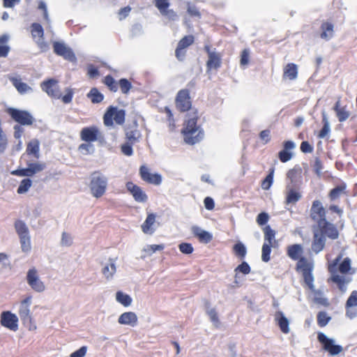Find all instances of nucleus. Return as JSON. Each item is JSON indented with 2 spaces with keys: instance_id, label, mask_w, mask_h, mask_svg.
<instances>
[{
  "instance_id": "64",
  "label": "nucleus",
  "mask_w": 357,
  "mask_h": 357,
  "mask_svg": "<svg viewBox=\"0 0 357 357\" xmlns=\"http://www.w3.org/2000/svg\"><path fill=\"white\" fill-rule=\"evenodd\" d=\"M86 353V347L83 346L78 350L73 352L70 354V357H84Z\"/></svg>"
},
{
  "instance_id": "16",
  "label": "nucleus",
  "mask_w": 357,
  "mask_h": 357,
  "mask_svg": "<svg viewBox=\"0 0 357 357\" xmlns=\"http://www.w3.org/2000/svg\"><path fill=\"white\" fill-rule=\"evenodd\" d=\"M100 132L96 126L84 127L80 131V138L82 141L91 143L97 141Z\"/></svg>"
},
{
  "instance_id": "62",
  "label": "nucleus",
  "mask_w": 357,
  "mask_h": 357,
  "mask_svg": "<svg viewBox=\"0 0 357 357\" xmlns=\"http://www.w3.org/2000/svg\"><path fill=\"white\" fill-rule=\"evenodd\" d=\"M268 215L266 213H260L257 217V222L259 225H264L268 221Z\"/></svg>"
},
{
  "instance_id": "35",
  "label": "nucleus",
  "mask_w": 357,
  "mask_h": 357,
  "mask_svg": "<svg viewBox=\"0 0 357 357\" xmlns=\"http://www.w3.org/2000/svg\"><path fill=\"white\" fill-rule=\"evenodd\" d=\"M232 250L235 256L241 260H243L247 255L246 248L241 242L234 244Z\"/></svg>"
},
{
  "instance_id": "20",
  "label": "nucleus",
  "mask_w": 357,
  "mask_h": 357,
  "mask_svg": "<svg viewBox=\"0 0 357 357\" xmlns=\"http://www.w3.org/2000/svg\"><path fill=\"white\" fill-rule=\"evenodd\" d=\"M31 296H27L20 302L18 313L22 321H31Z\"/></svg>"
},
{
  "instance_id": "49",
  "label": "nucleus",
  "mask_w": 357,
  "mask_h": 357,
  "mask_svg": "<svg viewBox=\"0 0 357 357\" xmlns=\"http://www.w3.org/2000/svg\"><path fill=\"white\" fill-rule=\"evenodd\" d=\"M31 185L32 181L30 178H24L23 180L21 181L19 187L17 190V192L18 194L20 195L26 193L29 190Z\"/></svg>"
},
{
  "instance_id": "57",
  "label": "nucleus",
  "mask_w": 357,
  "mask_h": 357,
  "mask_svg": "<svg viewBox=\"0 0 357 357\" xmlns=\"http://www.w3.org/2000/svg\"><path fill=\"white\" fill-rule=\"evenodd\" d=\"M154 3L160 12H165L166 8H168L169 6L168 0H154Z\"/></svg>"
},
{
  "instance_id": "32",
  "label": "nucleus",
  "mask_w": 357,
  "mask_h": 357,
  "mask_svg": "<svg viewBox=\"0 0 357 357\" xmlns=\"http://www.w3.org/2000/svg\"><path fill=\"white\" fill-rule=\"evenodd\" d=\"M125 136L126 142L134 144L137 143L142 137L141 132L137 128L126 130Z\"/></svg>"
},
{
  "instance_id": "61",
  "label": "nucleus",
  "mask_w": 357,
  "mask_h": 357,
  "mask_svg": "<svg viewBox=\"0 0 357 357\" xmlns=\"http://www.w3.org/2000/svg\"><path fill=\"white\" fill-rule=\"evenodd\" d=\"M301 151L304 153H312L314 150L313 146L307 141H303L301 144Z\"/></svg>"
},
{
  "instance_id": "13",
  "label": "nucleus",
  "mask_w": 357,
  "mask_h": 357,
  "mask_svg": "<svg viewBox=\"0 0 357 357\" xmlns=\"http://www.w3.org/2000/svg\"><path fill=\"white\" fill-rule=\"evenodd\" d=\"M139 174L142 180L146 183L158 185L162 182L161 175L158 173L152 174L146 165L139 167Z\"/></svg>"
},
{
  "instance_id": "2",
  "label": "nucleus",
  "mask_w": 357,
  "mask_h": 357,
  "mask_svg": "<svg viewBox=\"0 0 357 357\" xmlns=\"http://www.w3.org/2000/svg\"><path fill=\"white\" fill-rule=\"evenodd\" d=\"M310 218L316 224L313 229H321L328 235V238L335 240L339 236V231L336 226L326 219V211L322 203L318 200L312 202L310 210Z\"/></svg>"
},
{
  "instance_id": "55",
  "label": "nucleus",
  "mask_w": 357,
  "mask_h": 357,
  "mask_svg": "<svg viewBox=\"0 0 357 357\" xmlns=\"http://www.w3.org/2000/svg\"><path fill=\"white\" fill-rule=\"evenodd\" d=\"M132 145L130 142H126L121 146V152L127 156H130L133 154Z\"/></svg>"
},
{
  "instance_id": "37",
  "label": "nucleus",
  "mask_w": 357,
  "mask_h": 357,
  "mask_svg": "<svg viewBox=\"0 0 357 357\" xmlns=\"http://www.w3.org/2000/svg\"><path fill=\"white\" fill-rule=\"evenodd\" d=\"M45 164L41 162H31L27 164L30 176L42 172L45 168Z\"/></svg>"
},
{
  "instance_id": "40",
  "label": "nucleus",
  "mask_w": 357,
  "mask_h": 357,
  "mask_svg": "<svg viewBox=\"0 0 357 357\" xmlns=\"http://www.w3.org/2000/svg\"><path fill=\"white\" fill-rule=\"evenodd\" d=\"M337 273L340 272L342 274H347L349 273L351 270V260L349 258H344L341 263H338L337 265Z\"/></svg>"
},
{
  "instance_id": "59",
  "label": "nucleus",
  "mask_w": 357,
  "mask_h": 357,
  "mask_svg": "<svg viewBox=\"0 0 357 357\" xmlns=\"http://www.w3.org/2000/svg\"><path fill=\"white\" fill-rule=\"evenodd\" d=\"M250 52L248 49H244L241 54L240 63L241 66H246L249 63Z\"/></svg>"
},
{
  "instance_id": "51",
  "label": "nucleus",
  "mask_w": 357,
  "mask_h": 357,
  "mask_svg": "<svg viewBox=\"0 0 357 357\" xmlns=\"http://www.w3.org/2000/svg\"><path fill=\"white\" fill-rule=\"evenodd\" d=\"M115 273L116 266L114 263H110L102 268V273L107 279L111 278Z\"/></svg>"
},
{
  "instance_id": "50",
  "label": "nucleus",
  "mask_w": 357,
  "mask_h": 357,
  "mask_svg": "<svg viewBox=\"0 0 357 357\" xmlns=\"http://www.w3.org/2000/svg\"><path fill=\"white\" fill-rule=\"evenodd\" d=\"M119 86L121 91L124 94H127L132 88L131 82L126 78H122L119 81L118 86Z\"/></svg>"
},
{
  "instance_id": "38",
  "label": "nucleus",
  "mask_w": 357,
  "mask_h": 357,
  "mask_svg": "<svg viewBox=\"0 0 357 357\" xmlns=\"http://www.w3.org/2000/svg\"><path fill=\"white\" fill-rule=\"evenodd\" d=\"M15 229L19 237L29 235L28 227L22 220H17L15 221Z\"/></svg>"
},
{
  "instance_id": "34",
  "label": "nucleus",
  "mask_w": 357,
  "mask_h": 357,
  "mask_svg": "<svg viewBox=\"0 0 357 357\" xmlns=\"http://www.w3.org/2000/svg\"><path fill=\"white\" fill-rule=\"evenodd\" d=\"M155 215L153 213H150L147 215L146 220L142 225V229L145 234H152L153 230L152 229V226L155 223Z\"/></svg>"
},
{
  "instance_id": "53",
  "label": "nucleus",
  "mask_w": 357,
  "mask_h": 357,
  "mask_svg": "<svg viewBox=\"0 0 357 357\" xmlns=\"http://www.w3.org/2000/svg\"><path fill=\"white\" fill-rule=\"evenodd\" d=\"M355 306H357V291H353L351 293L345 304L346 309L351 308Z\"/></svg>"
},
{
  "instance_id": "46",
  "label": "nucleus",
  "mask_w": 357,
  "mask_h": 357,
  "mask_svg": "<svg viewBox=\"0 0 357 357\" xmlns=\"http://www.w3.org/2000/svg\"><path fill=\"white\" fill-rule=\"evenodd\" d=\"M116 301L125 307L129 306L132 303V298L128 294L119 291L116 294Z\"/></svg>"
},
{
  "instance_id": "10",
  "label": "nucleus",
  "mask_w": 357,
  "mask_h": 357,
  "mask_svg": "<svg viewBox=\"0 0 357 357\" xmlns=\"http://www.w3.org/2000/svg\"><path fill=\"white\" fill-rule=\"evenodd\" d=\"M312 234L311 250L314 254H318L325 248L328 235L321 229H312Z\"/></svg>"
},
{
  "instance_id": "3",
  "label": "nucleus",
  "mask_w": 357,
  "mask_h": 357,
  "mask_svg": "<svg viewBox=\"0 0 357 357\" xmlns=\"http://www.w3.org/2000/svg\"><path fill=\"white\" fill-rule=\"evenodd\" d=\"M181 133L184 142L190 145H194L199 142L204 137V131L199 126H197L199 115L197 109H192L187 115Z\"/></svg>"
},
{
  "instance_id": "39",
  "label": "nucleus",
  "mask_w": 357,
  "mask_h": 357,
  "mask_svg": "<svg viewBox=\"0 0 357 357\" xmlns=\"http://www.w3.org/2000/svg\"><path fill=\"white\" fill-rule=\"evenodd\" d=\"M87 96L93 103H99L104 99V96L95 87L91 89Z\"/></svg>"
},
{
  "instance_id": "33",
  "label": "nucleus",
  "mask_w": 357,
  "mask_h": 357,
  "mask_svg": "<svg viewBox=\"0 0 357 357\" xmlns=\"http://www.w3.org/2000/svg\"><path fill=\"white\" fill-rule=\"evenodd\" d=\"M264 243H270L272 245H276L277 241L275 240V231L273 230L270 225H266L264 228Z\"/></svg>"
},
{
  "instance_id": "63",
  "label": "nucleus",
  "mask_w": 357,
  "mask_h": 357,
  "mask_svg": "<svg viewBox=\"0 0 357 357\" xmlns=\"http://www.w3.org/2000/svg\"><path fill=\"white\" fill-rule=\"evenodd\" d=\"M14 129V137L17 139H19L22 137V134L24 133V128H22V126L16 124L13 127Z\"/></svg>"
},
{
  "instance_id": "26",
  "label": "nucleus",
  "mask_w": 357,
  "mask_h": 357,
  "mask_svg": "<svg viewBox=\"0 0 357 357\" xmlns=\"http://www.w3.org/2000/svg\"><path fill=\"white\" fill-rule=\"evenodd\" d=\"M275 321L277 322L281 331L287 334L289 333V322L287 317H284L282 312L277 311L274 315Z\"/></svg>"
},
{
  "instance_id": "5",
  "label": "nucleus",
  "mask_w": 357,
  "mask_h": 357,
  "mask_svg": "<svg viewBox=\"0 0 357 357\" xmlns=\"http://www.w3.org/2000/svg\"><path fill=\"white\" fill-rule=\"evenodd\" d=\"M108 178L99 171L93 172L90 176L89 187L91 194L95 198L102 197L107 189Z\"/></svg>"
},
{
  "instance_id": "44",
  "label": "nucleus",
  "mask_w": 357,
  "mask_h": 357,
  "mask_svg": "<svg viewBox=\"0 0 357 357\" xmlns=\"http://www.w3.org/2000/svg\"><path fill=\"white\" fill-rule=\"evenodd\" d=\"M235 278L238 277V273L243 275H248L251 272V268L248 262L243 261L237 267L234 269Z\"/></svg>"
},
{
  "instance_id": "15",
  "label": "nucleus",
  "mask_w": 357,
  "mask_h": 357,
  "mask_svg": "<svg viewBox=\"0 0 357 357\" xmlns=\"http://www.w3.org/2000/svg\"><path fill=\"white\" fill-rule=\"evenodd\" d=\"M126 187L136 202L139 203H145L147 202L148 196L141 187L132 181L127 182Z\"/></svg>"
},
{
  "instance_id": "25",
  "label": "nucleus",
  "mask_w": 357,
  "mask_h": 357,
  "mask_svg": "<svg viewBox=\"0 0 357 357\" xmlns=\"http://www.w3.org/2000/svg\"><path fill=\"white\" fill-rule=\"evenodd\" d=\"M301 193L298 190H296L292 187H287L286 195H285V204H295L301 199Z\"/></svg>"
},
{
  "instance_id": "52",
  "label": "nucleus",
  "mask_w": 357,
  "mask_h": 357,
  "mask_svg": "<svg viewBox=\"0 0 357 357\" xmlns=\"http://www.w3.org/2000/svg\"><path fill=\"white\" fill-rule=\"evenodd\" d=\"M21 248L24 252H27L31 250V241L29 235L22 236L20 237Z\"/></svg>"
},
{
  "instance_id": "58",
  "label": "nucleus",
  "mask_w": 357,
  "mask_h": 357,
  "mask_svg": "<svg viewBox=\"0 0 357 357\" xmlns=\"http://www.w3.org/2000/svg\"><path fill=\"white\" fill-rule=\"evenodd\" d=\"M323 169V164L321 160L319 158H316L314 160V162L313 165V170L314 173L317 176H320L321 174V171Z\"/></svg>"
},
{
  "instance_id": "28",
  "label": "nucleus",
  "mask_w": 357,
  "mask_h": 357,
  "mask_svg": "<svg viewBox=\"0 0 357 357\" xmlns=\"http://www.w3.org/2000/svg\"><path fill=\"white\" fill-rule=\"evenodd\" d=\"M26 153L29 155H32L38 159L40 157V142L37 139H33L28 142L26 149Z\"/></svg>"
},
{
  "instance_id": "47",
  "label": "nucleus",
  "mask_w": 357,
  "mask_h": 357,
  "mask_svg": "<svg viewBox=\"0 0 357 357\" xmlns=\"http://www.w3.org/2000/svg\"><path fill=\"white\" fill-rule=\"evenodd\" d=\"M317 319L318 326L322 328L328 324L331 318L327 314L326 312L321 311L318 312Z\"/></svg>"
},
{
  "instance_id": "17",
  "label": "nucleus",
  "mask_w": 357,
  "mask_h": 357,
  "mask_svg": "<svg viewBox=\"0 0 357 357\" xmlns=\"http://www.w3.org/2000/svg\"><path fill=\"white\" fill-rule=\"evenodd\" d=\"M18 318L9 311L3 312L1 314V324L3 326L16 331L18 329Z\"/></svg>"
},
{
  "instance_id": "12",
  "label": "nucleus",
  "mask_w": 357,
  "mask_h": 357,
  "mask_svg": "<svg viewBox=\"0 0 357 357\" xmlns=\"http://www.w3.org/2000/svg\"><path fill=\"white\" fill-rule=\"evenodd\" d=\"M26 281L32 289L37 292H42L45 290V286L38 275V271L35 268H30L26 275Z\"/></svg>"
},
{
  "instance_id": "24",
  "label": "nucleus",
  "mask_w": 357,
  "mask_h": 357,
  "mask_svg": "<svg viewBox=\"0 0 357 357\" xmlns=\"http://www.w3.org/2000/svg\"><path fill=\"white\" fill-rule=\"evenodd\" d=\"M192 232L193 235L195 237H197L199 241L201 243H208L211 242L213 239V236L211 233L202 229L200 227L197 226H194L192 227Z\"/></svg>"
},
{
  "instance_id": "30",
  "label": "nucleus",
  "mask_w": 357,
  "mask_h": 357,
  "mask_svg": "<svg viewBox=\"0 0 357 357\" xmlns=\"http://www.w3.org/2000/svg\"><path fill=\"white\" fill-rule=\"evenodd\" d=\"M333 109L340 122H343L349 117L350 113L347 110V107H342L340 100L335 102Z\"/></svg>"
},
{
  "instance_id": "54",
  "label": "nucleus",
  "mask_w": 357,
  "mask_h": 357,
  "mask_svg": "<svg viewBox=\"0 0 357 357\" xmlns=\"http://www.w3.org/2000/svg\"><path fill=\"white\" fill-rule=\"evenodd\" d=\"M78 150L82 153L87 155L93 151V146L91 143H82L79 146Z\"/></svg>"
},
{
  "instance_id": "60",
  "label": "nucleus",
  "mask_w": 357,
  "mask_h": 357,
  "mask_svg": "<svg viewBox=\"0 0 357 357\" xmlns=\"http://www.w3.org/2000/svg\"><path fill=\"white\" fill-rule=\"evenodd\" d=\"M259 138L264 144L268 143L271 140V131L269 130H264L259 133Z\"/></svg>"
},
{
  "instance_id": "21",
  "label": "nucleus",
  "mask_w": 357,
  "mask_h": 357,
  "mask_svg": "<svg viewBox=\"0 0 357 357\" xmlns=\"http://www.w3.org/2000/svg\"><path fill=\"white\" fill-rule=\"evenodd\" d=\"M295 148V144L292 141H284L283 142V149L278 153V158L282 162H287L290 160L293 154L291 152Z\"/></svg>"
},
{
  "instance_id": "4",
  "label": "nucleus",
  "mask_w": 357,
  "mask_h": 357,
  "mask_svg": "<svg viewBox=\"0 0 357 357\" xmlns=\"http://www.w3.org/2000/svg\"><path fill=\"white\" fill-rule=\"evenodd\" d=\"M58 83V80L51 78L43 81L40 84V87L50 98L61 99L64 104L70 103L73 98V89L67 88L66 89V94L62 96Z\"/></svg>"
},
{
  "instance_id": "31",
  "label": "nucleus",
  "mask_w": 357,
  "mask_h": 357,
  "mask_svg": "<svg viewBox=\"0 0 357 357\" xmlns=\"http://www.w3.org/2000/svg\"><path fill=\"white\" fill-rule=\"evenodd\" d=\"M298 76V68L295 63H289L285 66L283 70V77L290 80L295 79Z\"/></svg>"
},
{
  "instance_id": "27",
  "label": "nucleus",
  "mask_w": 357,
  "mask_h": 357,
  "mask_svg": "<svg viewBox=\"0 0 357 357\" xmlns=\"http://www.w3.org/2000/svg\"><path fill=\"white\" fill-rule=\"evenodd\" d=\"M118 321L120 324L134 326L137 323V317L133 312H126L120 315Z\"/></svg>"
},
{
  "instance_id": "6",
  "label": "nucleus",
  "mask_w": 357,
  "mask_h": 357,
  "mask_svg": "<svg viewBox=\"0 0 357 357\" xmlns=\"http://www.w3.org/2000/svg\"><path fill=\"white\" fill-rule=\"evenodd\" d=\"M342 259V255H339L333 261L328 265V271L331 274L329 280L337 284L339 290L344 293L347 290V285L350 280L343 275L337 274V265Z\"/></svg>"
},
{
  "instance_id": "8",
  "label": "nucleus",
  "mask_w": 357,
  "mask_h": 357,
  "mask_svg": "<svg viewBox=\"0 0 357 357\" xmlns=\"http://www.w3.org/2000/svg\"><path fill=\"white\" fill-rule=\"evenodd\" d=\"M7 114L13 120L21 126H31L35 119L33 116L26 110H20L16 108L8 107L6 109Z\"/></svg>"
},
{
  "instance_id": "7",
  "label": "nucleus",
  "mask_w": 357,
  "mask_h": 357,
  "mask_svg": "<svg viewBox=\"0 0 357 357\" xmlns=\"http://www.w3.org/2000/svg\"><path fill=\"white\" fill-rule=\"evenodd\" d=\"M126 120L124 109H119L117 107L109 106L103 116V123L107 127L114 126V121L118 125H123Z\"/></svg>"
},
{
  "instance_id": "22",
  "label": "nucleus",
  "mask_w": 357,
  "mask_h": 357,
  "mask_svg": "<svg viewBox=\"0 0 357 357\" xmlns=\"http://www.w3.org/2000/svg\"><path fill=\"white\" fill-rule=\"evenodd\" d=\"M347 185L344 181H341L340 183L335 188H332L328 194V197L331 202L338 199L342 195L347 194Z\"/></svg>"
},
{
  "instance_id": "45",
  "label": "nucleus",
  "mask_w": 357,
  "mask_h": 357,
  "mask_svg": "<svg viewBox=\"0 0 357 357\" xmlns=\"http://www.w3.org/2000/svg\"><path fill=\"white\" fill-rule=\"evenodd\" d=\"M275 246L267 243H264L261 249V259L264 262H268L271 259V247Z\"/></svg>"
},
{
  "instance_id": "48",
  "label": "nucleus",
  "mask_w": 357,
  "mask_h": 357,
  "mask_svg": "<svg viewBox=\"0 0 357 357\" xmlns=\"http://www.w3.org/2000/svg\"><path fill=\"white\" fill-rule=\"evenodd\" d=\"M31 32L33 38H43L44 30L43 26L38 23H33L31 26Z\"/></svg>"
},
{
  "instance_id": "9",
  "label": "nucleus",
  "mask_w": 357,
  "mask_h": 357,
  "mask_svg": "<svg viewBox=\"0 0 357 357\" xmlns=\"http://www.w3.org/2000/svg\"><path fill=\"white\" fill-rule=\"evenodd\" d=\"M175 105L176 109L181 112L190 110L192 101L188 89H181L177 93L175 98Z\"/></svg>"
},
{
  "instance_id": "36",
  "label": "nucleus",
  "mask_w": 357,
  "mask_h": 357,
  "mask_svg": "<svg viewBox=\"0 0 357 357\" xmlns=\"http://www.w3.org/2000/svg\"><path fill=\"white\" fill-rule=\"evenodd\" d=\"M8 36L6 34L0 36V57H6L10 51L9 46L6 45Z\"/></svg>"
},
{
  "instance_id": "23",
  "label": "nucleus",
  "mask_w": 357,
  "mask_h": 357,
  "mask_svg": "<svg viewBox=\"0 0 357 357\" xmlns=\"http://www.w3.org/2000/svg\"><path fill=\"white\" fill-rule=\"evenodd\" d=\"M320 38L325 40H331L334 36V24L328 21H324L320 26Z\"/></svg>"
},
{
  "instance_id": "14",
  "label": "nucleus",
  "mask_w": 357,
  "mask_h": 357,
  "mask_svg": "<svg viewBox=\"0 0 357 357\" xmlns=\"http://www.w3.org/2000/svg\"><path fill=\"white\" fill-rule=\"evenodd\" d=\"M194 41L195 37L192 35L185 36L178 41L175 50V56L178 60H183L186 54V48L192 45Z\"/></svg>"
},
{
  "instance_id": "11",
  "label": "nucleus",
  "mask_w": 357,
  "mask_h": 357,
  "mask_svg": "<svg viewBox=\"0 0 357 357\" xmlns=\"http://www.w3.org/2000/svg\"><path fill=\"white\" fill-rule=\"evenodd\" d=\"M317 339L321 344L323 349L332 356L337 355L343 350L342 346L335 344L334 340L327 337L323 333H318Z\"/></svg>"
},
{
  "instance_id": "19",
  "label": "nucleus",
  "mask_w": 357,
  "mask_h": 357,
  "mask_svg": "<svg viewBox=\"0 0 357 357\" xmlns=\"http://www.w3.org/2000/svg\"><path fill=\"white\" fill-rule=\"evenodd\" d=\"M53 48L56 54L63 57L65 59L70 61H73L76 59L75 55L71 49L62 43L54 42Z\"/></svg>"
},
{
  "instance_id": "29",
  "label": "nucleus",
  "mask_w": 357,
  "mask_h": 357,
  "mask_svg": "<svg viewBox=\"0 0 357 357\" xmlns=\"http://www.w3.org/2000/svg\"><path fill=\"white\" fill-rule=\"evenodd\" d=\"M10 81L20 94H24L32 91L31 87L23 82L20 77H10Z\"/></svg>"
},
{
  "instance_id": "43",
  "label": "nucleus",
  "mask_w": 357,
  "mask_h": 357,
  "mask_svg": "<svg viewBox=\"0 0 357 357\" xmlns=\"http://www.w3.org/2000/svg\"><path fill=\"white\" fill-rule=\"evenodd\" d=\"M323 127L319 132L317 137L320 139L325 138L330 133V125L326 115L323 116L322 118Z\"/></svg>"
},
{
  "instance_id": "56",
  "label": "nucleus",
  "mask_w": 357,
  "mask_h": 357,
  "mask_svg": "<svg viewBox=\"0 0 357 357\" xmlns=\"http://www.w3.org/2000/svg\"><path fill=\"white\" fill-rule=\"evenodd\" d=\"M179 250L185 255H190L194 251V248L191 243H182L178 245Z\"/></svg>"
},
{
  "instance_id": "42",
  "label": "nucleus",
  "mask_w": 357,
  "mask_h": 357,
  "mask_svg": "<svg viewBox=\"0 0 357 357\" xmlns=\"http://www.w3.org/2000/svg\"><path fill=\"white\" fill-rule=\"evenodd\" d=\"M274 171V168L270 169L268 174L261 181V187L263 190H268L271 187L273 183Z\"/></svg>"
},
{
  "instance_id": "1",
  "label": "nucleus",
  "mask_w": 357,
  "mask_h": 357,
  "mask_svg": "<svg viewBox=\"0 0 357 357\" xmlns=\"http://www.w3.org/2000/svg\"><path fill=\"white\" fill-rule=\"evenodd\" d=\"M303 248L301 244H292L287 248V255L294 261H297L296 264V271L301 273L305 286L310 290H314V276L312 271L314 269V262L307 258L303 257Z\"/></svg>"
},
{
  "instance_id": "18",
  "label": "nucleus",
  "mask_w": 357,
  "mask_h": 357,
  "mask_svg": "<svg viewBox=\"0 0 357 357\" xmlns=\"http://www.w3.org/2000/svg\"><path fill=\"white\" fill-rule=\"evenodd\" d=\"M205 51L208 54V59L206 62L208 70L218 69L222 64V56L220 53L211 51L209 46H205Z\"/></svg>"
},
{
  "instance_id": "41",
  "label": "nucleus",
  "mask_w": 357,
  "mask_h": 357,
  "mask_svg": "<svg viewBox=\"0 0 357 357\" xmlns=\"http://www.w3.org/2000/svg\"><path fill=\"white\" fill-rule=\"evenodd\" d=\"M102 82L111 91L116 92L118 91V83L115 81L111 75L105 76L102 80Z\"/></svg>"
}]
</instances>
